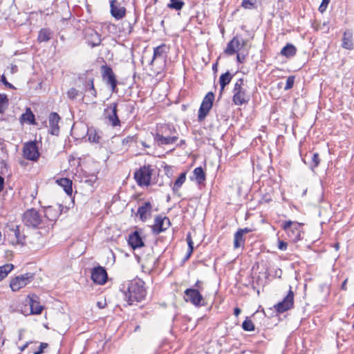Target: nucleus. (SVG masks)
Masks as SVG:
<instances>
[{
    "label": "nucleus",
    "instance_id": "obj_1",
    "mask_svg": "<svg viewBox=\"0 0 354 354\" xmlns=\"http://www.w3.org/2000/svg\"><path fill=\"white\" fill-rule=\"evenodd\" d=\"M145 285V281L140 278L127 281L122 284L121 291L123 292L129 305L140 302L145 298L147 290Z\"/></svg>",
    "mask_w": 354,
    "mask_h": 354
},
{
    "label": "nucleus",
    "instance_id": "obj_2",
    "mask_svg": "<svg viewBox=\"0 0 354 354\" xmlns=\"http://www.w3.org/2000/svg\"><path fill=\"white\" fill-rule=\"evenodd\" d=\"M24 226L16 225L9 228L8 240L12 245H24L27 243L28 236Z\"/></svg>",
    "mask_w": 354,
    "mask_h": 354
},
{
    "label": "nucleus",
    "instance_id": "obj_3",
    "mask_svg": "<svg viewBox=\"0 0 354 354\" xmlns=\"http://www.w3.org/2000/svg\"><path fill=\"white\" fill-rule=\"evenodd\" d=\"M232 93V102L236 106H241L244 104H247L250 100V96L247 93L245 87L244 80L243 78H240L236 82Z\"/></svg>",
    "mask_w": 354,
    "mask_h": 354
},
{
    "label": "nucleus",
    "instance_id": "obj_4",
    "mask_svg": "<svg viewBox=\"0 0 354 354\" xmlns=\"http://www.w3.org/2000/svg\"><path fill=\"white\" fill-rule=\"evenodd\" d=\"M303 223L286 221L281 224L282 229L286 232L287 235L292 242H297L301 239Z\"/></svg>",
    "mask_w": 354,
    "mask_h": 354
},
{
    "label": "nucleus",
    "instance_id": "obj_5",
    "mask_svg": "<svg viewBox=\"0 0 354 354\" xmlns=\"http://www.w3.org/2000/svg\"><path fill=\"white\" fill-rule=\"evenodd\" d=\"M23 222L27 227L43 228L44 220L39 213L34 208L27 209L23 214Z\"/></svg>",
    "mask_w": 354,
    "mask_h": 354
},
{
    "label": "nucleus",
    "instance_id": "obj_6",
    "mask_svg": "<svg viewBox=\"0 0 354 354\" xmlns=\"http://www.w3.org/2000/svg\"><path fill=\"white\" fill-rule=\"evenodd\" d=\"M214 94L213 92H208L205 96L204 97L201 106L198 113V120L201 122L205 120V118L208 115L209 111L212 109L213 106V103L214 100Z\"/></svg>",
    "mask_w": 354,
    "mask_h": 354
},
{
    "label": "nucleus",
    "instance_id": "obj_7",
    "mask_svg": "<svg viewBox=\"0 0 354 354\" xmlns=\"http://www.w3.org/2000/svg\"><path fill=\"white\" fill-rule=\"evenodd\" d=\"M151 166H143L135 172L134 178L139 186H148L151 182Z\"/></svg>",
    "mask_w": 354,
    "mask_h": 354
},
{
    "label": "nucleus",
    "instance_id": "obj_8",
    "mask_svg": "<svg viewBox=\"0 0 354 354\" xmlns=\"http://www.w3.org/2000/svg\"><path fill=\"white\" fill-rule=\"evenodd\" d=\"M184 293V299L186 302H190L196 307H201L205 305V299L198 289L187 288Z\"/></svg>",
    "mask_w": 354,
    "mask_h": 354
},
{
    "label": "nucleus",
    "instance_id": "obj_9",
    "mask_svg": "<svg viewBox=\"0 0 354 354\" xmlns=\"http://www.w3.org/2000/svg\"><path fill=\"white\" fill-rule=\"evenodd\" d=\"M34 279V274L27 272L19 275L12 279L10 283V287L12 291H18L21 288L26 286Z\"/></svg>",
    "mask_w": 354,
    "mask_h": 354
},
{
    "label": "nucleus",
    "instance_id": "obj_10",
    "mask_svg": "<svg viewBox=\"0 0 354 354\" xmlns=\"http://www.w3.org/2000/svg\"><path fill=\"white\" fill-rule=\"evenodd\" d=\"M294 305V292L290 287L287 295L283 299L274 306L276 311L279 313H284L293 307Z\"/></svg>",
    "mask_w": 354,
    "mask_h": 354
},
{
    "label": "nucleus",
    "instance_id": "obj_11",
    "mask_svg": "<svg viewBox=\"0 0 354 354\" xmlns=\"http://www.w3.org/2000/svg\"><path fill=\"white\" fill-rule=\"evenodd\" d=\"M101 73L103 80L106 84L111 86L112 91L114 92L118 82L112 68L109 66L103 65L101 67Z\"/></svg>",
    "mask_w": 354,
    "mask_h": 354
},
{
    "label": "nucleus",
    "instance_id": "obj_12",
    "mask_svg": "<svg viewBox=\"0 0 354 354\" xmlns=\"http://www.w3.org/2000/svg\"><path fill=\"white\" fill-rule=\"evenodd\" d=\"M171 225L170 220L167 216L158 215L154 219V224L152 227V231L154 234H158L165 231Z\"/></svg>",
    "mask_w": 354,
    "mask_h": 354
},
{
    "label": "nucleus",
    "instance_id": "obj_13",
    "mask_svg": "<svg viewBox=\"0 0 354 354\" xmlns=\"http://www.w3.org/2000/svg\"><path fill=\"white\" fill-rule=\"evenodd\" d=\"M126 8L118 0L110 1V13L116 20L123 19L126 15Z\"/></svg>",
    "mask_w": 354,
    "mask_h": 354
},
{
    "label": "nucleus",
    "instance_id": "obj_14",
    "mask_svg": "<svg viewBox=\"0 0 354 354\" xmlns=\"http://www.w3.org/2000/svg\"><path fill=\"white\" fill-rule=\"evenodd\" d=\"M23 155L25 158L30 160H37L39 156L38 148L35 142H29L24 145Z\"/></svg>",
    "mask_w": 354,
    "mask_h": 354
},
{
    "label": "nucleus",
    "instance_id": "obj_15",
    "mask_svg": "<svg viewBox=\"0 0 354 354\" xmlns=\"http://www.w3.org/2000/svg\"><path fill=\"white\" fill-rule=\"evenodd\" d=\"M107 279L108 274L104 267L98 266L92 269L91 279L95 283L103 285L106 282Z\"/></svg>",
    "mask_w": 354,
    "mask_h": 354
},
{
    "label": "nucleus",
    "instance_id": "obj_16",
    "mask_svg": "<svg viewBox=\"0 0 354 354\" xmlns=\"http://www.w3.org/2000/svg\"><path fill=\"white\" fill-rule=\"evenodd\" d=\"M245 45V41L241 40L239 37L235 36L230 40L224 50V53L228 56L233 55L238 53Z\"/></svg>",
    "mask_w": 354,
    "mask_h": 354
},
{
    "label": "nucleus",
    "instance_id": "obj_17",
    "mask_svg": "<svg viewBox=\"0 0 354 354\" xmlns=\"http://www.w3.org/2000/svg\"><path fill=\"white\" fill-rule=\"evenodd\" d=\"M26 301L30 306L31 314L39 315L41 313L44 308L40 304L37 295L35 294L29 295Z\"/></svg>",
    "mask_w": 354,
    "mask_h": 354
},
{
    "label": "nucleus",
    "instance_id": "obj_18",
    "mask_svg": "<svg viewBox=\"0 0 354 354\" xmlns=\"http://www.w3.org/2000/svg\"><path fill=\"white\" fill-rule=\"evenodd\" d=\"M117 106V103H113L110 104L106 109H105V111L108 113L106 118H108L109 123L113 127L120 126V120L118 115Z\"/></svg>",
    "mask_w": 354,
    "mask_h": 354
},
{
    "label": "nucleus",
    "instance_id": "obj_19",
    "mask_svg": "<svg viewBox=\"0 0 354 354\" xmlns=\"http://www.w3.org/2000/svg\"><path fill=\"white\" fill-rule=\"evenodd\" d=\"M62 205H57L55 206H48L44 209V216L50 222L55 221L62 214Z\"/></svg>",
    "mask_w": 354,
    "mask_h": 354
},
{
    "label": "nucleus",
    "instance_id": "obj_20",
    "mask_svg": "<svg viewBox=\"0 0 354 354\" xmlns=\"http://www.w3.org/2000/svg\"><path fill=\"white\" fill-rule=\"evenodd\" d=\"M60 116L55 112H52L48 116L50 133L52 135L57 136L59 133V122Z\"/></svg>",
    "mask_w": 354,
    "mask_h": 354
},
{
    "label": "nucleus",
    "instance_id": "obj_21",
    "mask_svg": "<svg viewBox=\"0 0 354 354\" xmlns=\"http://www.w3.org/2000/svg\"><path fill=\"white\" fill-rule=\"evenodd\" d=\"M162 133L166 134V131H162ZM178 139V137L177 135L174 136H167V135H163L160 134L159 133H157L154 136V140L158 142V145H171L176 142Z\"/></svg>",
    "mask_w": 354,
    "mask_h": 354
},
{
    "label": "nucleus",
    "instance_id": "obj_22",
    "mask_svg": "<svg viewBox=\"0 0 354 354\" xmlns=\"http://www.w3.org/2000/svg\"><path fill=\"white\" fill-rule=\"evenodd\" d=\"M128 244L133 250L142 248L145 245L144 241L138 231H134L129 235Z\"/></svg>",
    "mask_w": 354,
    "mask_h": 354
},
{
    "label": "nucleus",
    "instance_id": "obj_23",
    "mask_svg": "<svg viewBox=\"0 0 354 354\" xmlns=\"http://www.w3.org/2000/svg\"><path fill=\"white\" fill-rule=\"evenodd\" d=\"M303 161L309 165V167L314 169L317 167L320 162L319 155L318 153L309 152L307 153L304 158H303Z\"/></svg>",
    "mask_w": 354,
    "mask_h": 354
},
{
    "label": "nucleus",
    "instance_id": "obj_24",
    "mask_svg": "<svg viewBox=\"0 0 354 354\" xmlns=\"http://www.w3.org/2000/svg\"><path fill=\"white\" fill-rule=\"evenodd\" d=\"M86 39L88 44L92 47L99 46L102 41L101 35L94 30H89L86 31Z\"/></svg>",
    "mask_w": 354,
    "mask_h": 354
},
{
    "label": "nucleus",
    "instance_id": "obj_25",
    "mask_svg": "<svg viewBox=\"0 0 354 354\" xmlns=\"http://www.w3.org/2000/svg\"><path fill=\"white\" fill-rule=\"evenodd\" d=\"M167 46L163 44H161L153 49V57L149 63L150 66H153L156 59H165L167 57Z\"/></svg>",
    "mask_w": 354,
    "mask_h": 354
},
{
    "label": "nucleus",
    "instance_id": "obj_26",
    "mask_svg": "<svg viewBox=\"0 0 354 354\" xmlns=\"http://www.w3.org/2000/svg\"><path fill=\"white\" fill-rule=\"evenodd\" d=\"M152 209L151 203L149 201L145 202L138 209V215L142 221H145L150 216Z\"/></svg>",
    "mask_w": 354,
    "mask_h": 354
},
{
    "label": "nucleus",
    "instance_id": "obj_27",
    "mask_svg": "<svg viewBox=\"0 0 354 354\" xmlns=\"http://www.w3.org/2000/svg\"><path fill=\"white\" fill-rule=\"evenodd\" d=\"M102 131L91 127H88L86 135L90 142L100 143L101 140Z\"/></svg>",
    "mask_w": 354,
    "mask_h": 354
},
{
    "label": "nucleus",
    "instance_id": "obj_28",
    "mask_svg": "<svg viewBox=\"0 0 354 354\" xmlns=\"http://www.w3.org/2000/svg\"><path fill=\"white\" fill-rule=\"evenodd\" d=\"M342 46L348 50H352L353 48V31L351 30H346L344 32Z\"/></svg>",
    "mask_w": 354,
    "mask_h": 354
},
{
    "label": "nucleus",
    "instance_id": "obj_29",
    "mask_svg": "<svg viewBox=\"0 0 354 354\" xmlns=\"http://www.w3.org/2000/svg\"><path fill=\"white\" fill-rule=\"evenodd\" d=\"M53 32L48 28H41L38 32L37 41L39 43L47 42L51 39Z\"/></svg>",
    "mask_w": 354,
    "mask_h": 354
},
{
    "label": "nucleus",
    "instance_id": "obj_30",
    "mask_svg": "<svg viewBox=\"0 0 354 354\" xmlns=\"http://www.w3.org/2000/svg\"><path fill=\"white\" fill-rule=\"evenodd\" d=\"M57 183L59 185L64 188V192L69 196L72 194V180L67 178H60L57 180Z\"/></svg>",
    "mask_w": 354,
    "mask_h": 354
},
{
    "label": "nucleus",
    "instance_id": "obj_31",
    "mask_svg": "<svg viewBox=\"0 0 354 354\" xmlns=\"http://www.w3.org/2000/svg\"><path fill=\"white\" fill-rule=\"evenodd\" d=\"M234 75L231 74L229 71L221 74L219 77V84L221 86V94L224 90L225 87L228 85L232 80Z\"/></svg>",
    "mask_w": 354,
    "mask_h": 354
},
{
    "label": "nucleus",
    "instance_id": "obj_32",
    "mask_svg": "<svg viewBox=\"0 0 354 354\" xmlns=\"http://www.w3.org/2000/svg\"><path fill=\"white\" fill-rule=\"evenodd\" d=\"M297 53L296 47L292 44H287L281 50V55L286 57H292Z\"/></svg>",
    "mask_w": 354,
    "mask_h": 354
},
{
    "label": "nucleus",
    "instance_id": "obj_33",
    "mask_svg": "<svg viewBox=\"0 0 354 354\" xmlns=\"http://www.w3.org/2000/svg\"><path fill=\"white\" fill-rule=\"evenodd\" d=\"M20 120L21 122H27L31 124H35V115L33 114L30 108H27L26 112L21 115Z\"/></svg>",
    "mask_w": 354,
    "mask_h": 354
},
{
    "label": "nucleus",
    "instance_id": "obj_34",
    "mask_svg": "<svg viewBox=\"0 0 354 354\" xmlns=\"http://www.w3.org/2000/svg\"><path fill=\"white\" fill-rule=\"evenodd\" d=\"M193 174L195 180L198 184H201L205 180V174L203 169L201 167L195 168L194 169Z\"/></svg>",
    "mask_w": 354,
    "mask_h": 354
},
{
    "label": "nucleus",
    "instance_id": "obj_35",
    "mask_svg": "<svg viewBox=\"0 0 354 354\" xmlns=\"http://www.w3.org/2000/svg\"><path fill=\"white\" fill-rule=\"evenodd\" d=\"M185 180H186V173L183 172L180 174V176L178 177V178L175 180V182L174 183L172 190L174 194H176L178 192L180 187L185 183Z\"/></svg>",
    "mask_w": 354,
    "mask_h": 354
},
{
    "label": "nucleus",
    "instance_id": "obj_36",
    "mask_svg": "<svg viewBox=\"0 0 354 354\" xmlns=\"http://www.w3.org/2000/svg\"><path fill=\"white\" fill-rule=\"evenodd\" d=\"M245 243V239L241 231H236L234 236V248L235 249L243 246Z\"/></svg>",
    "mask_w": 354,
    "mask_h": 354
},
{
    "label": "nucleus",
    "instance_id": "obj_37",
    "mask_svg": "<svg viewBox=\"0 0 354 354\" xmlns=\"http://www.w3.org/2000/svg\"><path fill=\"white\" fill-rule=\"evenodd\" d=\"M13 268L14 266L11 263H6L0 266V281L5 279Z\"/></svg>",
    "mask_w": 354,
    "mask_h": 354
},
{
    "label": "nucleus",
    "instance_id": "obj_38",
    "mask_svg": "<svg viewBox=\"0 0 354 354\" xmlns=\"http://www.w3.org/2000/svg\"><path fill=\"white\" fill-rule=\"evenodd\" d=\"M184 5L185 3L181 0H170L168 7L176 10H180Z\"/></svg>",
    "mask_w": 354,
    "mask_h": 354
},
{
    "label": "nucleus",
    "instance_id": "obj_39",
    "mask_svg": "<svg viewBox=\"0 0 354 354\" xmlns=\"http://www.w3.org/2000/svg\"><path fill=\"white\" fill-rule=\"evenodd\" d=\"M186 240H187V244H188V251H187V253L186 254L185 259H187L189 258V257L191 256V254H192V252L194 251V242L192 241V239L190 233H189L187 235Z\"/></svg>",
    "mask_w": 354,
    "mask_h": 354
},
{
    "label": "nucleus",
    "instance_id": "obj_40",
    "mask_svg": "<svg viewBox=\"0 0 354 354\" xmlns=\"http://www.w3.org/2000/svg\"><path fill=\"white\" fill-rule=\"evenodd\" d=\"M186 240H187V244H188V251H187V253L186 254L185 259H187L189 258V257L191 256V254H192V252L194 251V242L192 241V239L190 233H189L187 235Z\"/></svg>",
    "mask_w": 354,
    "mask_h": 354
},
{
    "label": "nucleus",
    "instance_id": "obj_41",
    "mask_svg": "<svg viewBox=\"0 0 354 354\" xmlns=\"http://www.w3.org/2000/svg\"><path fill=\"white\" fill-rule=\"evenodd\" d=\"M242 328L245 331H252L255 329L254 324L248 317L242 324Z\"/></svg>",
    "mask_w": 354,
    "mask_h": 354
},
{
    "label": "nucleus",
    "instance_id": "obj_42",
    "mask_svg": "<svg viewBox=\"0 0 354 354\" xmlns=\"http://www.w3.org/2000/svg\"><path fill=\"white\" fill-rule=\"evenodd\" d=\"M8 100L7 96L4 94H0V113L4 112V110L8 105Z\"/></svg>",
    "mask_w": 354,
    "mask_h": 354
},
{
    "label": "nucleus",
    "instance_id": "obj_43",
    "mask_svg": "<svg viewBox=\"0 0 354 354\" xmlns=\"http://www.w3.org/2000/svg\"><path fill=\"white\" fill-rule=\"evenodd\" d=\"M87 91L90 93L92 99H94L97 97V91L94 87L93 79H91L88 80V88Z\"/></svg>",
    "mask_w": 354,
    "mask_h": 354
},
{
    "label": "nucleus",
    "instance_id": "obj_44",
    "mask_svg": "<svg viewBox=\"0 0 354 354\" xmlns=\"http://www.w3.org/2000/svg\"><path fill=\"white\" fill-rule=\"evenodd\" d=\"M295 77L293 75L289 76L287 78L286 82V85L284 87L285 90L287 91V90H289L292 88L294 83H295Z\"/></svg>",
    "mask_w": 354,
    "mask_h": 354
},
{
    "label": "nucleus",
    "instance_id": "obj_45",
    "mask_svg": "<svg viewBox=\"0 0 354 354\" xmlns=\"http://www.w3.org/2000/svg\"><path fill=\"white\" fill-rule=\"evenodd\" d=\"M67 95L70 99L74 100L78 95V91L75 88H71L68 91Z\"/></svg>",
    "mask_w": 354,
    "mask_h": 354
},
{
    "label": "nucleus",
    "instance_id": "obj_46",
    "mask_svg": "<svg viewBox=\"0 0 354 354\" xmlns=\"http://www.w3.org/2000/svg\"><path fill=\"white\" fill-rule=\"evenodd\" d=\"M242 7L245 9H252L254 8V2L251 0H243L241 3Z\"/></svg>",
    "mask_w": 354,
    "mask_h": 354
},
{
    "label": "nucleus",
    "instance_id": "obj_47",
    "mask_svg": "<svg viewBox=\"0 0 354 354\" xmlns=\"http://www.w3.org/2000/svg\"><path fill=\"white\" fill-rule=\"evenodd\" d=\"M48 346V344L45 342H42L40 344L37 350L33 351V354H41L44 353L45 348Z\"/></svg>",
    "mask_w": 354,
    "mask_h": 354
},
{
    "label": "nucleus",
    "instance_id": "obj_48",
    "mask_svg": "<svg viewBox=\"0 0 354 354\" xmlns=\"http://www.w3.org/2000/svg\"><path fill=\"white\" fill-rule=\"evenodd\" d=\"M136 138H137L136 136H128L122 140V143L125 145L129 144L130 142H136Z\"/></svg>",
    "mask_w": 354,
    "mask_h": 354
},
{
    "label": "nucleus",
    "instance_id": "obj_49",
    "mask_svg": "<svg viewBox=\"0 0 354 354\" xmlns=\"http://www.w3.org/2000/svg\"><path fill=\"white\" fill-rule=\"evenodd\" d=\"M279 245H278V248L280 250H286L287 248H288V243L283 241H281V240H279Z\"/></svg>",
    "mask_w": 354,
    "mask_h": 354
},
{
    "label": "nucleus",
    "instance_id": "obj_50",
    "mask_svg": "<svg viewBox=\"0 0 354 354\" xmlns=\"http://www.w3.org/2000/svg\"><path fill=\"white\" fill-rule=\"evenodd\" d=\"M1 82H2V83H3V84L6 86V87H8V88H15L14 86H13L12 84L9 83V82L7 81V80H6V77H5L4 75H2V76H1Z\"/></svg>",
    "mask_w": 354,
    "mask_h": 354
},
{
    "label": "nucleus",
    "instance_id": "obj_51",
    "mask_svg": "<svg viewBox=\"0 0 354 354\" xmlns=\"http://www.w3.org/2000/svg\"><path fill=\"white\" fill-rule=\"evenodd\" d=\"M106 302L105 299L101 300V301H98L97 302V306L100 309L104 308L106 306Z\"/></svg>",
    "mask_w": 354,
    "mask_h": 354
},
{
    "label": "nucleus",
    "instance_id": "obj_52",
    "mask_svg": "<svg viewBox=\"0 0 354 354\" xmlns=\"http://www.w3.org/2000/svg\"><path fill=\"white\" fill-rule=\"evenodd\" d=\"M282 275V270L281 268H276L274 270V277L281 278Z\"/></svg>",
    "mask_w": 354,
    "mask_h": 354
},
{
    "label": "nucleus",
    "instance_id": "obj_53",
    "mask_svg": "<svg viewBox=\"0 0 354 354\" xmlns=\"http://www.w3.org/2000/svg\"><path fill=\"white\" fill-rule=\"evenodd\" d=\"M202 282L199 280H197V281L195 283L194 286V288L198 289L199 291L200 290H203V287L201 286Z\"/></svg>",
    "mask_w": 354,
    "mask_h": 354
},
{
    "label": "nucleus",
    "instance_id": "obj_54",
    "mask_svg": "<svg viewBox=\"0 0 354 354\" xmlns=\"http://www.w3.org/2000/svg\"><path fill=\"white\" fill-rule=\"evenodd\" d=\"M4 187V178L0 176V192L3 189Z\"/></svg>",
    "mask_w": 354,
    "mask_h": 354
},
{
    "label": "nucleus",
    "instance_id": "obj_55",
    "mask_svg": "<svg viewBox=\"0 0 354 354\" xmlns=\"http://www.w3.org/2000/svg\"><path fill=\"white\" fill-rule=\"evenodd\" d=\"M244 59H245L244 56L241 57V55L239 53L236 55V61L239 63H243L244 62Z\"/></svg>",
    "mask_w": 354,
    "mask_h": 354
},
{
    "label": "nucleus",
    "instance_id": "obj_56",
    "mask_svg": "<svg viewBox=\"0 0 354 354\" xmlns=\"http://www.w3.org/2000/svg\"><path fill=\"white\" fill-rule=\"evenodd\" d=\"M348 281V279H346L342 284V286H341V289L343 290H347V288H346V283Z\"/></svg>",
    "mask_w": 354,
    "mask_h": 354
},
{
    "label": "nucleus",
    "instance_id": "obj_57",
    "mask_svg": "<svg viewBox=\"0 0 354 354\" xmlns=\"http://www.w3.org/2000/svg\"><path fill=\"white\" fill-rule=\"evenodd\" d=\"M30 344L29 342H27L26 344H24L23 346H19V348L20 350V351H24L28 346V344Z\"/></svg>",
    "mask_w": 354,
    "mask_h": 354
},
{
    "label": "nucleus",
    "instance_id": "obj_58",
    "mask_svg": "<svg viewBox=\"0 0 354 354\" xmlns=\"http://www.w3.org/2000/svg\"><path fill=\"white\" fill-rule=\"evenodd\" d=\"M237 231H241L242 232V234L243 235L245 233L250 232L251 231V230L249 229V228L245 227V228H243V229H239Z\"/></svg>",
    "mask_w": 354,
    "mask_h": 354
},
{
    "label": "nucleus",
    "instance_id": "obj_59",
    "mask_svg": "<svg viewBox=\"0 0 354 354\" xmlns=\"http://www.w3.org/2000/svg\"><path fill=\"white\" fill-rule=\"evenodd\" d=\"M326 6L321 4L319 7V11L322 13L326 10Z\"/></svg>",
    "mask_w": 354,
    "mask_h": 354
},
{
    "label": "nucleus",
    "instance_id": "obj_60",
    "mask_svg": "<svg viewBox=\"0 0 354 354\" xmlns=\"http://www.w3.org/2000/svg\"><path fill=\"white\" fill-rule=\"evenodd\" d=\"M241 309L238 307L235 308L234 310V314L236 317L241 313Z\"/></svg>",
    "mask_w": 354,
    "mask_h": 354
},
{
    "label": "nucleus",
    "instance_id": "obj_61",
    "mask_svg": "<svg viewBox=\"0 0 354 354\" xmlns=\"http://www.w3.org/2000/svg\"><path fill=\"white\" fill-rule=\"evenodd\" d=\"M263 315V316H265V315H266V314H265V313H264V312H263V313H259V312H258V311H257V312H256L254 314H253L252 317L254 319V318H255V317H256V316H257V315Z\"/></svg>",
    "mask_w": 354,
    "mask_h": 354
},
{
    "label": "nucleus",
    "instance_id": "obj_62",
    "mask_svg": "<svg viewBox=\"0 0 354 354\" xmlns=\"http://www.w3.org/2000/svg\"><path fill=\"white\" fill-rule=\"evenodd\" d=\"M330 2V0H322V5H325L328 6V3Z\"/></svg>",
    "mask_w": 354,
    "mask_h": 354
},
{
    "label": "nucleus",
    "instance_id": "obj_63",
    "mask_svg": "<svg viewBox=\"0 0 354 354\" xmlns=\"http://www.w3.org/2000/svg\"><path fill=\"white\" fill-rule=\"evenodd\" d=\"M141 145L145 147V148H149V145H148L144 141H141Z\"/></svg>",
    "mask_w": 354,
    "mask_h": 354
},
{
    "label": "nucleus",
    "instance_id": "obj_64",
    "mask_svg": "<svg viewBox=\"0 0 354 354\" xmlns=\"http://www.w3.org/2000/svg\"><path fill=\"white\" fill-rule=\"evenodd\" d=\"M165 130L171 131V129L169 126L165 127Z\"/></svg>",
    "mask_w": 354,
    "mask_h": 354
}]
</instances>
